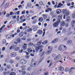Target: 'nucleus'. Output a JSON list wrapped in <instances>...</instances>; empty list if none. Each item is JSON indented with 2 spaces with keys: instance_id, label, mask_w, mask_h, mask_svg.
<instances>
[{
  "instance_id": "nucleus-1",
  "label": "nucleus",
  "mask_w": 75,
  "mask_h": 75,
  "mask_svg": "<svg viewBox=\"0 0 75 75\" xmlns=\"http://www.w3.org/2000/svg\"><path fill=\"white\" fill-rule=\"evenodd\" d=\"M37 64V62L35 60L33 61L30 64V66L32 67H34L36 66V64Z\"/></svg>"
},
{
  "instance_id": "nucleus-2",
  "label": "nucleus",
  "mask_w": 75,
  "mask_h": 75,
  "mask_svg": "<svg viewBox=\"0 0 75 75\" xmlns=\"http://www.w3.org/2000/svg\"><path fill=\"white\" fill-rule=\"evenodd\" d=\"M48 51L46 53V54H50L51 52V51L52 50V47H50V46H49L48 47Z\"/></svg>"
},
{
  "instance_id": "nucleus-3",
  "label": "nucleus",
  "mask_w": 75,
  "mask_h": 75,
  "mask_svg": "<svg viewBox=\"0 0 75 75\" xmlns=\"http://www.w3.org/2000/svg\"><path fill=\"white\" fill-rule=\"evenodd\" d=\"M59 50L60 51H64V45H61L59 47Z\"/></svg>"
},
{
  "instance_id": "nucleus-4",
  "label": "nucleus",
  "mask_w": 75,
  "mask_h": 75,
  "mask_svg": "<svg viewBox=\"0 0 75 75\" xmlns=\"http://www.w3.org/2000/svg\"><path fill=\"white\" fill-rule=\"evenodd\" d=\"M61 55L60 54H59L56 57H55L54 58V59L55 61H58V59H60V58H61Z\"/></svg>"
},
{
  "instance_id": "nucleus-5",
  "label": "nucleus",
  "mask_w": 75,
  "mask_h": 75,
  "mask_svg": "<svg viewBox=\"0 0 75 75\" xmlns=\"http://www.w3.org/2000/svg\"><path fill=\"white\" fill-rule=\"evenodd\" d=\"M26 62H27L26 61L23 59H21L20 61V63L22 65H23L24 64H26Z\"/></svg>"
},
{
  "instance_id": "nucleus-6",
  "label": "nucleus",
  "mask_w": 75,
  "mask_h": 75,
  "mask_svg": "<svg viewBox=\"0 0 75 75\" xmlns=\"http://www.w3.org/2000/svg\"><path fill=\"white\" fill-rule=\"evenodd\" d=\"M39 52L40 55V56H42V55H43L44 54V53H45V52L42 51V49H41L40 50Z\"/></svg>"
},
{
  "instance_id": "nucleus-7",
  "label": "nucleus",
  "mask_w": 75,
  "mask_h": 75,
  "mask_svg": "<svg viewBox=\"0 0 75 75\" xmlns=\"http://www.w3.org/2000/svg\"><path fill=\"white\" fill-rule=\"evenodd\" d=\"M11 55L12 57H15L17 56V53L15 52H13L11 54Z\"/></svg>"
},
{
  "instance_id": "nucleus-8",
  "label": "nucleus",
  "mask_w": 75,
  "mask_h": 75,
  "mask_svg": "<svg viewBox=\"0 0 75 75\" xmlns=\"http://www.w3.org/2000/svg\"><path fill=\"white\" fill-rule=\"evenodd\" d=\"M53 25L54 27L55 28L56 27H57L58 25H59V24H58V23L55 22Z\"/></svg>"
},
{
  "instance_id": "nucleus-9",
  "label": "nucleus",
  "mask_w": 75,
  "mask_h": 75,
  "mask_svg": "<svg viewBox=\"0 0 75 75\" xmlns=\"http://www.w3.org/2000/svg\"><path fill=\"white\" fill-rule=\"evenodd\" d=\"M59 70L60 71H64V68L63 67L59 66Z\"/></svg>"
},
{
  "instance_id": "nucleus-10",
  "label": "nucleus",
  "mask_w": 75,
  "mask_h": 75,
  "mask_svg": "<svg viewBox=\"0 0 75 75\" xmlns=\"http://www.w3.org/2000/svg\"><path fill=\"white\" fill-rule=\"evenodd\" d=\"M43 47V46L41 45L40 46H39L38 47H36L35 48V50L36 51H37L39 49H41Z\"/></svg>"
},
{
  "instance_id": "nucleus-11",
  "label": "nucleus",
  "mask_w": 75,
  "mask_h": 75,
  "mask_svg": "<svg viewBox=\"0 0 75 75\" xmlns=\"http://www.w3.org/2000/svg\"><path fill=\"white\" fill-rule=\"evenodd\" d=\"M58 41V39H54L52 41V44H54L57 42Z\"/></svg>"
},
{
  "instance_id": "nucleus-12",
  "label": "nucleus",
  "mask_w": 75,
  "mask_h": 75,
  "mask_svg": "<svg viewBox=\"0 0 75 75\" xmlns=\"http://www.w3.org/2000/svg\"><path fill=\"white\" fill-rule=\"evenodd\" d=\"M61 13V10L59 9H57L56 11V13L57 14H59Z\"/></svg>"
},
{
  "instance_id": "nucleus-13",
  "label": "nucleus",
  "mask_w": 75,
  "mask_h": 75,
  "mask_svg": "<svg viewBox=\"0 0 75 75\" xmlns=\"http://www.w3.org/2000/svg\"><path fill=\"white\" fill-rule=\"evenodd\" d=\"M17 41L18 43H21V39L20 38H18L17 39Z\"/></svg>"
},
{
  "instance_id": "nucleus-14",
  "label": "nucleus",
  "mask_w": 75,
  "mask_h": 75,
  "mask_svg": "<svg viewBox=\"0 0 75 75\" xmlns=\"http://www.w3.org/2000/svg\"><path fill=\"white\" fill-rule=\"evenodd\" d=\"M37 33L41 35L42 34V30H39L37 31Z\"/></svg>"
},
{
  "instance_id": "nucleus-15",
  "label": "nucleus",
  "mask_w": 75,
  "mask_h": 75,
  "mask_svg": "<svg viewBox=\"0 0 75 75\" xmlns=\"http://www.w3.org/2000/svg\"><path fill=\"white\" fill-rule=\"evenodd\" d=\"M43 18H44L45 20L47 18V15L46 14H43L42 15Z\"/></svg>"
},
{
  "instance_id": "nucleus-16",
  "label": "nucleus",
  "mask_w": 75,
  "mask_h": 75,
  "mask_svg": "<svg viewBox=\"0 0 75 75\" xmlns=\"http://www.w3.org/2000/svg\"><path fill=\"white\" fill-rule=\"evenodd\" d=\"M23 44L24 45H23V50H25L26 48H27L26 46H27V44L25 43H24Z\"/></svg>"
},
{
  "instance_id": "nucleus-17",
  "label": "nucleus",
  "mask_w": 75,
  "mask_h": 75,
  "mask_svg": "<svg viewBox=\"0 0 75 75\" xmlns=\"http://www.w3.org/2000/svg\"><path fill=\"white\" fill-rule=\"evenodd\" d=\"M19 36L20 37H22L23 36V32H21L19 34Z\"/></svg>"
},
{
  "instance_id": "nucleus-18",
  "label": "nucleus",
  "mask_w": 75,
  "mask_h": 75,
  "mask_svg": "<svg viewBox=\"0 0 75 75\" xmlns=\"http://www.w3.org/2000/svg\"><path fill=\"white\" fill-rule=\"evenodd\" d=\"M37 23V19H35L32 22V23L33 24H35Z\"/></svg>"
},
{
  "instance_id": "nucleus-19",
  "label": "nucleus",
  "mask_w": 75,
  "mask_h": 75,
  "mask_svg": "<svg viewBox=\"0 0 75 75\" xmlns=\"http://www.w3.org/2000/svg\"><path fill=\"white\" fill-rule=\"evenodd\" d=\"M11 35L9 34L6 35V38H7V39H9V38H11Z\"/></svg>"
},
{
  "instance_id": "nucleus-20",
  "label": "nucleus",
  "mask_w": 75,
  "mask_h": 75,
  "mask_svg": "<svg viewBox=\"0 0 75 75\" xmlns=\"http://www.w3.org/2000/svg\"><path fill=\"white\" fill-rule=\"evenodd\" d=\"M69 72L70 75H72V74H73V71H72V70L70 69Z\"/></svg>"
},
{
  "instance_id": "nucleus-21",
  "label": "nucleus",
  "mask_w": 75,
  "mask_h": 75,
  "mask_svg": "<svg viewBox=\"0 0 75 75\" xmlns=\"http://www.w3.org/2000/svg\"><path fill=\"white\" fill-rule=\"evenodd\" d=\"M75 24V20H72L71 22V25L72 27H74V24Z\"/></svg>"
},
{
  "instance_id": "nucleus-22",
  "label": "nucleus",
  "mask_w": 75,
  "mask_h": 75,
  "mask_svg": "<svg viewBox=\"0 0 75 75\" xmlns=\"http://www.w3.org/2000/svg\"><path fill=\"white\" fill-rule=\"evenodd\" d=\"M65 24V23L64 21H62L61 22V25L62 26H64Z\"/></svg>"
},
{
  "instance_id": "nucleus-23",
  "label": "nucleus",
  "mask_w": 75,
  "mask_h": 75,
  "mask_svg": "<svg viewBox=\"0 0 75 75\" xmlns=\"http://www.w3.org/2000/svg\"><path fill=\"white\" fill-rule=\"evenodd\" d=\"M47 43H48V41L45 40L44 42H42V44H44V45H45V44H47Z\"/></svg>"
},
{
  "instance_id": "nucleus-24",
  "label": "nucleus",
  "mask_w": 75,
  "mask_h": 75,
  "mask_svg": "<svg viewBox=\"0 0 75 75\" xmlns=\"http://www.w3.org/2000/svg\"><path fill=\"white\" fill-rule=\"evenodd\" d=\"M28 52H31L33 51V50L31 49L30 48H29L28 49Z\"/></svg>"
},
{
  "instance_id": "nucleus-25",
  "label": "nucleus",
  "mask_w": 75,
  "mask_h": 75,
  "mask_svg": "<svg viewBox=\"0 0 75 75\" xmlns=\"http://www.w3.org/2000/svg\"><path fill=\"white\" fill-rule=\"evenodd\" d=\"M39 21L40 22H42V21H43V18L41 17L39 18Z\"/></svg>"
},
{
  "instance_id": "nucleus-26",
  "label": "nucleus",
  "mask_w": 75,
  "mask_h": 75,
  "mask_svg": "<svg viewBox=\"0 0 75 75\" xmlns=\"http://www.w3.org/2000/svg\"><path fill=\"white\" fill-rule=\"evenodd\" d=\"M20 49V48L19 47H16L15 49V51H18Z\"/></svg>"
},
{
  "instance_id": "nucleus-27",
  "label": "nucleus",
  "mask_w": 75,
  "mask_h": 75,
  "mask_svg": "<svg viewBox=\"0 0 75 75\" xmlns=\"http://www.w3.org/2000/svg\"><path fill=\"white\" fill-rule=\"evenodd\" d=\"M58 18L59 19H61L62 18V15H59L58 16Z\"/></svg>"
},
{
  "instance_id": "nucleus-28",
  "label": "nucleus",
  "mask_w": 75,
  "mask_h": 75,
  "mask_svg": "<svg viewBox=\"0 0 75 75\" xmlns=\"http://www.w3.org/2000/svg\"><path fill=\"white\" fill-rule=\"evenodd\" d=\"M63 32L64 33H67V29L64 28L63 30Z\"/></svg>"
},
{
  "instance_id": "nucleus-29",
  "label": "nucleus",
  "mask_w": 75,
  "mask_h": 75,
  "mask_svg": "<svg viewBox=\"0 0 75 75\" xmlns=\"http://www.w3.org/2000/svg\"><path fill=\"white\" fill-rule=\"evenodd\" d=\"M3 70H4V68L3 67H0V71L1 72H3Z\"/></svg>"
},
{
  "instance_id": "nucleus-30",
  "label": "nucleus",
  "mask_w": 75,
  "mask_h": 75,
  "mask_svg": "<svg viewBox=\"0 0 75 75\" xmlns=\"http://www.w3.org/2000/svg\"><path fill=\"white\" fill-rule=\"evenodd\" d=\"M63 5L62 4H61L60 3H59L58 6H57V7H61V6H63Z\"/></svg>"
},
{
  "instance_id": "nucleus-31",
  "label": "nucleus",
  "mask_w": 75,
  "mask_h": 75,
  "mask_svg": "<svg viewBox=\"0 0 75 75\" xmlns=\"http://www.w3.org/2000/svg\"><path fill=\"white\" fill-rule=\"evenodd\" d=\"M68 11H67V10L66 9H63L62 10V12L64 14H65V13H67V12H68Z\"/></svg>"
},
{
  "instance_id": "nucleus-32",
  "label": "nucleus",
  "mask_w": 75,
  "mask_h": 75,
  "mask_svg": "<svg viewBox=\"0 0 75 75\" xmlns=\"http://www.w3.org/2000/svg\"><path fill=\"white\" fill-rule=\"evenodd\" d=\"M41 42H42V41H40L37 43L38 45H40L41 44Z\"/></svg>"
},
{
  "instance_id": "nucleus-33",
  "label": "nucleus",
  "mask_w": 75,
  "mask_h": 75,
  "mask_svg": "<svg viewBox=\"0 0 75 75\" xmlns=\"http://www.w3.org/2000/svg\"><path fill=\"white\" fill-rule=\"evenodd\" d=\"M28 45L29 47H31V46L33 45V43H32L31 42H30L28 43Z\"/></svg>"
},
{
  "instance_id": "nucleus-34",
  "label": "nucleus",
  "mask_w": 75,
  "mask_h": 75,
  "mask_svg": "<svg viewBox=\"0 0 75 75\" xmlns=\"http://www.w3.org/2000/svg\"><path fill=\"white\" fill-rule=\"evenodd\" d=\"M64 15L65 16H68L69 15V12H67L65 13H64Z\"/></svg>"
},
{
  "instance_id": "nucleus-35",
  "label": "nucleus",
  "mask_w": 75,
  "mask_h": 75,
  "mask_svg": "<svg viewBox=\"0 0 75 75\" xmlns=\"http://www.w3.org/2000/svg\"><path fill=\"white\" fill-rule=\"evenodd\" d=\"M38 28V27H34L33 29V31H36V30H37Z\"/></svg>"
},
{
  "instance_id": "nucleus-36",
  "label": "nucleus",
  "mask_w": 75,
  "mask_h": 75,
  "mask_svg": "<svg viewBox=\"0 0 75 75\" xmlns=\"http://www.w3.org/2000/svg\"><path fill=\"white\" fill-rule=\"evenodd\" d=\"M67 21H70L71 20V18L69 16L67 17Z\"/></svg>"
},
{
  "instance_id": "nucleus-37",
  "label": "nucleus",
  "mask_w": 75,
  "mask_h": 75,
  "mask_svg": "<svg viewBox=\"0 0 75 75\" xmlns=\"http://www.w3.org/2000/svg\"><path fill=\"white\" fill-rule=\"evenodd\" d=\"M16 73L14 72H12L9 75H16Z\"/></svg>"
},
{
  "instance_id": "nucleus-38",
  "label": "nucleus",
  "mask_w": 75,
  "mask_h": 75,
  "mask_svg": "<svg viewBox=\"0 0 75 75\" xmlns=\"http://www.w3.org/2000/svg\"><path fill=\"white\" fill-rule=\"evenodd\" d=\"M56 23H58V24H59L61 22V20L60 19H58L57 21L56 22Z\"/></svg>"
},
{
  "instance_id": "nucleus-39",
  "label": "nucleus",
  "mask_w": 75,
  "mask_h": 75,
  "mask_svg": "<svg viewBox=\"0 0 75 75\" xmlns=\"http://www.w3.org/2000/svg\"><path fill=\"white\" fill-rule=\"evenodd\" d=\"M72 42V40H69L67 41V43L68 44H71Z\"/></svg>"
},
{
  "instance_id": "nucleus-40",
  "label": "nucleus",
  "mask_w": 75,
  "mask_h": 75,
  "mask_svg": "<svg viewBox=\"0 0 75 75\" xmlns=\"http://www.w3.org/2000/svg\"><path fill=\"white\" fill-rule=\"evenodd\" d=\"M27 74V72L25 71H23L22 72V75H25Z\"/></svg>"
},
{
  "instance_id": "nucleus-41",
  "label": "nucleus",
  "mask_w": 75,
  "mask_h": 75,
  "mask_svg": "<svg viewBox=\"0 0 75 75\" xmlns=\"http://www.w3.org/2000/svg\"><path fill=\"white\" fill-rule=\"evenodd\" d=\"M21 68L22 69H24L25 68V66L24 65L22 66Z\"/></svg>"
},
{
  "instance_id": "nucleus-42",
  "label": "nucleus",
  "mask_w": 75,
  "mask_h": 75,
  "mask_svg": "<svg viewBox=\"0 0 75 75\" xmlns=\"http://www.w3.org/2000/svg\"><path fill=\"white\" fill-rule=\"evenodd\" d=\"M10 16V15L9 14V13H7L6 15V18H8V17H9Z\"/></svg>"
},
{
  "instance_id": "nucleus-43",
  "label": "nucleus",
  "mask_w": 75,
  "mask_h": 75,
  "mask_svg": "<svg viewBox=\"0 0 75 75\" xmlns=\"http://www.w3.org/2000/svg\"><path fill=\"white\" fill-rule=\"evenodd\" d=\"M72 17L73 18H75V13H74L72 14Z\"/></svg>"
},
{
  "instance_id": "nucleus-44",
  "label": "nucleus",
  "mask_w": 75,
  "mask_h": 75,
  "mask_svg": "<svg viewBox=\"0 0 75 75\" xmlns=\"http://www.w3.org/2000/svg\"><path fill=\"white\" fill-rule=\"evenodd\" d=\"M69 71V69L68 68H66L65 71V72H68Z\"/></svg>"
},
{
  "instance_id": "nucleus-45",
  "label": "nucleus",
  "mask_w": 75,
  "mask_h": 75,
  "mask_svg": "<svg viewBox=\"0 0 75 75\" xmlns=\"http://www.w3.org/2000/svg\"><path fill=\"white\" fill-rule=\"evenodd\" d=\"M28 30L29 32H31V31H32V30H33V29L32 28H30Z\"/></svg>"
},
{
  "instance_id": "nucleus-46",
  "label": "nucleus",
  "mask_w": 75,
  "mask_h": 75,
  "mask_svg": "<svg viewBox=\"0 0 75 75\" xmlns=\"http://www.w3.org/2000/svg\"><path fill=\"white\" fill-rule=\"evenodd\" d=\"M24 15H23L21 16L20 17V20H23V18H24Z\"/></svg>"
},
{
  "instance_id": "nucleus-47",
  "label": "nucleus",
  "mask_w": 75,
  "mask_h": 75,
  "mask_svg": "<svg viewBox=\"0 0 75 75\" xmlns=\"http://www.w3.org/2000/svg\"><path fill=\"white\" fill-rule=\"evenodd\" d=\"M19 18H19V16H18L17 17V21H19Z\"/></svg>"
},
{
  "instance_id": "nucleus-48",
  "label": "nucleus",
  "mask_w": 75,
  "mask_h": 75,
  "mask_svg": "<svg viewBox=\"0 0 75 75\" xmlns=\"http://www.w3.org/2000/svg\"><path fill=\"white\" fill-rule=\"evenodd\" d=\"M16 59L17 60H19V59H20V57L17 56L16 57Z\"/></svg>"
},
{
  "instance_id": "nucleus-49",
  "label": "nucleus",
  "mask_w": 75,
  "mask_h": 75,
  "mask_svg": "<svg viewBox=\"0 0 75 75\" xmlns=\"http://www.w3.org/2000/svg\"><path fill=\"white\" fill-rule=\"evenodd\" d=\"M23 40H26V39L25 38V36H24L23 38H22Z\"/></svg>"
},
{
  "instance_id": "nucleus-50",
  "label": "nucleus",
  "mask_w": 75,
  "mask_h": 75,
  "mask_svg": "<svg viewBox=\"0 0 75 75\" xmlns=\"http://www.w3.org/2000/svg\"><path fill=\"white\" fill-rule=\"evenodd\" d=\"M25 10H23L22 12V13H21L22 14H25Z\"/></svg>"
},
{
  "instance_id": "nucleus-51",
  "label": "nucleus",
  "mask_w": 75,
  "mask_h": 75,
  "mask_svg": "<svg viewBox=\"0 0 75 75\" xmlns=\"http://www.w3.org/2000/svg\"><path fill=\"white\" fill-rule=\"evenodd\" d=\"M6 43V40H3V43L4 44H5Z\"/></svg>"
},
{
  "instance_id": "nucleus-52",
  "label": "nucleus",
  "mask_w": 75,
  "mask_h": 75,
  "mask_svg": "<svg viewBox=\"0 0 75 75\" xmlns=\"http://www.w3.org/2000/svg\"><path fill=\"white\" fill-rule=\"evenodd\" d=\"M7 69H10V65H7Z\"/></svg>"
},
{
  "instance_id": "nucleus-53",
  "label": "nucleus",
  "mask_w": 75,
  "mask_h": 75,
  "mask_svg": "<svg viewBox=\"0 0 75 75\" xmlns=\"http://www.w3.org/2000/svg\"><path fill=\"white\" fill-rule=\"evenodd\" d=\"M69 26V25H68V24L66 23L65 25V27L66 28H67V27H68Z\"/></svg>"
},
{
  "instance_id": "nucleus-54",
  "label": "nucleus",
  "mask_w": 75,
  "mask_h": 75,
  "mask_svg": "<svg viewBox=\"0 0 75 75\" xmlns=\"http://www.w3.org/2000/svg\"><path fill=\"white\" fill-rule=\"evenodd\" d=\"M10 62L11 64H13L14 63V61L12 60H10Z\"/></svg>"
},
{
  "instance_id": "nucleus-55",
  "label": "nucleus",
  "mask_w": 75,
  "mask_h": 75,
  "mask_svg": "<svg viewBox=\"0 0 75 75\" xmlns=\"http://www.w3.org/2000/svg\"><path fill=\"white\" fill-rule=\"evenodd\" d=\"M18 8H23V7H22V5H20L18 6Z\"/></svg>"
},
{
  "instance_id": "nucleus-56",
  "label": "nucleus",
  "mask_w": 75,
  "mask_h": 75,
  "mask_svg": "<svg viewBox=\"0 0 75 75\" xmlns=\"http://www.w3.org/2000/svg\"><path fill=\"white\" fill-rule=\"evenodd\" d=\"M8 5H9V4H6L5 5V6L4 7V8H6V7H7L8 6Z\"/></svg>"
},
{
  "instance_id": "nucleus-57",
  "label": "nucleus",
  "mask_w": 75,
  "mask_h": 75,
  "mask_svg": "<svg viewBox=\"0 0 75 75\" xmlns=\"http://www.w3.org/2000/svg\"><path fill=\"white\" fill-rule=\"evenodd\" d=\"M31 70V67H29L28 68V71H30Z\"/></svg>"
},
{
  "instance_id": "nucleus-58",
  "label": "nucleus",
  "mask_w": 75,
  "mask_h": 75,
  "mask_svg": "<svg viewBox=\"0 0 75 75\" xmlns=\"http://www.w3.org/2000/svg\"><path fill=\"white\" fill-rule=\"evenodd\" d=\"M57 56V54H53L52 55V57H56Z\"/></svg>"
},
{
  "instance_id": "nucleus-59",
  "label": "nucleus",
  "mask_w": 75,
  "mask_h": 75,
  "mask_svg": "<svg viewBox=\"0 0 75 75\" xmlns=\"http://www.w3.org/2000/svg\"><path fill=\"white\" fill-rule=\"evenodd\" d=\"M12 17L13 19H14L15 18H16V16H12Z\"/></svg>"
},
{
  "instance_id": "nucleus-60",
  "label": "nucleus",
  "mask_w": 75,
  "mask_h": 75,
  "mask_svg": "<svg viewBox=\"0 0 75 75\" xmlns=\"http://www.w3.org/2000/svg\"><path fill=\"white\" fill-rule=\"evenodd\" d=\"M23 50H19V52H20V53H21V52H23Z\"/></svg>"
},
{
  "instance_id": "nucleus-61",
  "label": "nucleus",
  "mask_w": 75,
  "mask_h": 75,
  "mask_svg": "<svg viewBox=\"0 0 75 75\" xmlns=\"http://www.w3.org/2000/svg\"><path fill=\"white\" fill-rule=\"evenodd\" d=\"M67 6H71V3H68L67 4Z\"/></svg>"
},
{
  "instance_id": "nucleus-62",
  "label": "nucleus",
  "mask_w": 75,
  "mask_h": 75,
  "mask_svg": "<svg viewBox=\"0 0 75 75\" xmlns=\"http://www.w3.org/2000/svg\"><path fill=\"white\" fill-rule=\"evenodd\" d=\"M40 4V5H42V4H43V2L42 1H40L39 3Z\"/></svg>"
},
{
  "instance_id": "nucleus-63",
  "label": "nucleus",
  "mask_w": 75,
  "mask_h": 75,
  "mask_svg": "<svg viewBox=\"0 0 75 75\" xmlns=\"http://www.w3.org/2000/svg\"><path fill=\"white\" fill-rule=\"evenodd\" d=\"M53 14H54V13L52 12H51L50 13V16H53Z\"/></svg>"
},
{
  "instance_id": "nucleus-64",
  "label": "nucleus",
  "mask_w": 75,
  "mask_h": 75,
  "mask_svg": "<svg viewBox=\"0 0 75 75\" xmlns=\"http://www.w3.org/2000/svg\"><path fill=\"white\" fill-rule=\"evenodd\" d=\"M47 10H48L50 11H52V9H51L50 8H48L47 9Z\"/></svg>"
}]
</instances>
